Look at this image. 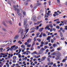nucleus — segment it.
I'll use <instances>...</instances> for the list:
<instances>
[{
  "label": "nucleus",
  "instance_id": "1",
  "mask_svg": "<svg viewBox=\"0 0 67 67\" xmlns=\"http://www.w3.org/2000/svg\"><path fill=\"white\" fill-rule=\"evenodd\" d=\"M46 58V56L43 57H42V58L41 59V61L40 62H43V60H45V59Z\"/></svg>",
  "mask_w": 67,
  "mask_h": 67
},
{
  "label": "nucleus",
  "instance_id": "2",
  "mask_svg": "<svg viewBox=\"0 0 67 67\" xmlns=\"http://www.w3.org/2000/svg\"><path fill=\"white\" fill-rule=\"evenodd\" d=\"M36 16H33L31 18V20L32 21H34V20H35V19H36Z\"/></svg>",
  "mask_w": 67,
  "mask_h": 67
},
{
  "label": "nucleus",
  "instance_id": "3",
  "mask_svg": "<svg viewBox=\"0 0 67 67\" xmlns=\"http://www.w3.org/2000/svg\"><path fill=\"white\" fill-rule=\"evenodd\" d=\"M26 24H27V21H26V20L25 19H24V25Z\"/></svg>",
  "mask_w": 67,
  "mask_h": 67
},
{
  "label": "nucleus",
  "instance_id": "4",
  "mask_svg": "<svg viewBox=\"0 0 67 67\" xmlns=\"http://www.w3.org/2000/svg\"><path fill=\"white\" fill-rule=\"evenodd\" d=\"M31 2V1L30 0H27V1H26V2H25V5H27L28 4V2Z\"/></svg>",
  "mask_w": 67,
  "mask_h": 67
},
{
  "label": "nucleus",
  "instance_id": "5",
  "mask_svg": "<svg viewBox=\"0 0 67 67\" xmlns=\"http://www.w3.org/2000/svg\"><path fill=\"white\" fill-rule=\"evenodd\" d=\"M25 46L24 45V44H23L21 46V47L22 48H24L23 49H24V50H25L26 49L25 48Z\"/></svg>",
  "mask_w": 67,
  "mask_h": 67
},
{
  "label": "nucleus",
  "instance_id": "6",
  "mask_svg": "<svg viewBox=\"0 0 67 67\" xmlns=\"http://www.w3.org/2000/svg\"><path fill=\"white\" fill-rule=\"evenodd\" d=\"M19 35H17L14 38V40H17L19 38Z\"/></svg>",
  "mask_w": 67,
  "mask_h": 67
},
{
  "label": "nucleus",
  "instance_id": "7",
  "mask_svg": "<svg viewBox=\"0 0 67 67\" xmlns=\"http://www.w3.org/2000/svg\"><path fill=\"white\" fill-rule=\"evenodd\" d=\"M53 46L54 47H57V45L56 43H54L53 44Z\"/></svg>",
  "mask_w": 67,
  "mask_h": 67
},
{
  "label": "nucleus",
  "instance_id": "8",
  "mask_svg": "<svg viewBox=\"0 0 67 67\" xmlns=\"http://www.w3.org/2000/svg\"><path fill=\"white\" fill-rule=\"evenodd\" d=\"M20 11H19V10H17V14H18L19 15H21V14L20 13Z\"/></svg>",
  "mask_w": 67,
  "mask_h": 67
},
{
  "label": "nucleus",
  "instance_id": "9",
  "mask_svg": "<svg viewBox=\"0 0 67 67\" xmlns=\"http://www.w3.org/2000/svg\"><path fill=\"white\" fill-rule=\"evenodd\" d=\"M25 28H27L29 26V25H28V24H26V25H25Z\"/></svg>",
  "mask_w": 67,
  "mask_h": 67
},
{
  "label": "nucleus",
  "instance_id": "10",
  "mask_svg": "<svg viewBox=\"0 0 67 67\" xmlns=\"http://www.w3.org/2000/svg\"><path fill=\"white\" fill-rule=\"evenodd\" d=\"M13 59L14 60H15L16 59V57L15 56L13 57Z\"/></svg>",
  "mask_w": 67,
  "mask_h": 67
},
{
  "label": "nucleus",
  "instance_id": "11",
  "mask_svg": "<svg viewBox=\"0 0 67 67\" xmlns=\"http://www.w3.org/2000/svg\"><path fill=\"white\" fill-rule=\"evenodd\" d=\"M22 29L21 28H19V30L18 31L19 33H20V32H21L22 31Z\"/></svg>",
  "mask_w": 67,
  "mask_h": 67
},
{
  "label": "nucleus",
  "instance_id": "12",
  "mask_svg": "<svg viewBox=\"0 0 67 67\" xmlns=\"http://www.w3.org/2000/svg\"><path fill=\"white\" fill-rule=\"evenodd\" d=\"M67 60V59H63V60L62 61V62H66V60Z\"/></svg>",
  "mask_w": 67,
  "mask_h": 67
},
{
  "label": "nucleus",
  "instance_id": "13",
  "mask_svg": "<svg viewBox=\"0 0 67 67\" xmlns=\"http://www.w3.org/2000/svg\"><path fill=\"white\" fill-rule=\"evenodd\" d=\"M2 23H3V24L5 26H7V24H5V23H4V21H3Z\"/></svg>",
  "mask_w": 67,
  "mask_h": 67
},
{
  "label": "nucleus",
  "instance_id": "14",
  "mask_svg": "<svg viewBox=\"0 0 67 67\" xmlns=\"http://www.w3.org/2000/svg\"><path fill=\"white\" fill-rule=\"evenodd\" d=\"M43 29H44V28H41L39 30V31L41 32H42V31H43Z\"/></svg>",
  "mask_w": 67,
  "mask_h": 67
},
{
  "label": "nucleus",
  "instance_id": "15",
  "mask_svg": "<svg viewBox=\"0 0 67 67\" xmlns=\"http://www.w3.org/2000/svg\"><path fill=\"white\" fill-rule=\"evenodd\" d=\"M41 4V3H37L36 4V5L37 6H39Z\"/></svg>",
  "mask_w": 67,
  "mask_h": 67
},
{
  "label": "nucleus",
  "instance_id": "16",
  "mask_svg": "<svg viewBox=\"0 0 67 67\" xmlns=\"http://www.w3.org/2000/svg\"><path fill=\"white\" fill-rule=\"evenodd\" d=\"M7 2L10 5V6H11V2H10L9 1H8Z\"/></svg>",
  "mask_w": 67,
  "mask_h": 67
},
{
  "label": "nucleus",
  "instance_id": "17",
  "mask_svg": "<svg viewBox=\"0 0 67 67\" xmlns=\"http://www.w3.org/2000/svg\"><path fill=\"white\" fill-rule=\"evenodd\" d=\"M34 49V48L33 47V46H32L31 47V51H33Z\"/></svg>",
  "mask_w": 67,
  "mask_h": 67
},
{
  "label": "nucleus",
  "instance_id": "18",
  "mask_svg": "<svg viewBox=\"0 0 67 67\" xmlns=\"http://www.w3.org/2000/svg\"><path fill=\"white\" fill-rule=\"evenodd\" d=\"M39 53L40 54H43V51L41 50L40 51Z\"/></svg>",
  "mask_w": 67,
  "mask_h": 67
},
{
  "label": "nucleus",
  "instance_id": "19",
  "mask_svg": "<svg viewBox=\"0 0 67 67\" xmlns=\"http://www.w3.org/2000/svg\"><path fill=\"white\" fill-rule=\"evenodd\" d=\"M48 26H50L51 27V28H52V27H53V25H51V24H49L48 25Z\"/></svg>",
  "mask_w": 67,
  "mask_h": 67
},
{
  "label": "nucleus",
  "instance_id": "20",
  "mask_svg": "<svg viewBox=\"0 0 67 67\" xmlns=\"http://www.w3.org/2000/svg\"><path fill=\"white\" fill-rule=\"evenodd\" d=\"M43 34V33L41 32V35L39 36V37H42V34Z\"/></svg>",
  "mask_w": 67,
  "mask_h": 67
},
{
  "label": "nucleus",
  "instance_id": "21",
  "mask_svg": "<svg viewBox=\"0 0 67 67\" xmlns=\"http://www.w3.org/2000/svg\"><path fill=\"white\" fill-rule=\"evenodd\" d=\"M43 36H44L45 37H46V34L45 33L43 34Z\"/></svg>",
  "mask_w": 67,
  "mask_h": 67
},
{
  "label": "nucleus",
  "instance_id": "22",
  "mask_svg": "<svg viewBox=\"0 0 67 67\" xmlns=\"http://www.w3.org/2000/svg\"><path fill=\"white\" fill-rule=\"evenodd\" d=\"M13 48H12V47H11L10 48V51H13Z\"/></svg>",
  "mask_w": 67,
  "mask_h": 67
},
{
  "label": "nucleus",
  "instance_id": "23",
  "mask_svg": "<svg viewBox=\"0 0 67 67\" xmlns=\"http://www.w3.org/2000/svg\"><path fill=\"white\" fill-rule=\"evenodd\" d=\"M23 13L24 15H26V13H25V12H23Z\"/></svg>",
  "mask_w": 67,
  "mask_h": 67
},
{
  "label": "nucleus",
  "instance_id": "24",
  "mask_svg": "<svg viewBox=\"0 0 67 67\" xmlns=\"http://www.w3.org/2000/svg\"><path fill=\"white\" fill-rule=\"evenodd\" d=\"M31 40V39H29L27 41V43H29V42H30V41Z\"/></svg>",
  "mask_w": 67,
  "mask_h": 67
},
{
  "label": "nucleus",
  "instance_id": "25",
  "mask_svg": "<svg viewBox=\"0 0 67 67\" xmlns=\"http://www.w3.org/2000/svg\"><path fill=\"white\" fill-rule=\"evenodd\" d=\"M53 55H57V53L55 52H53Z\"/></svg>",
  "mask_w": 67,
  "mask_h": 67
},
{
  "label": "nucleus",
  "instance_id": "26",
  "mask_svg": "<svg viewBox=\"0 0 67 67\" xmlns=\"http://www.w3.org/2000/svg\"><path fill=\"white\" fill-rule=\"evenodd\" d=\"M47 29H49V26H48L47 27H46L45 28V30H47Z\"/></svg>",
  "mask_w": 67,
  "mask_h": 67
},
{
  "label": "nucleus",
  "instance_id": "27",
  "mask_svg": "<svg viewBox=\"0 0 67 67\" xmlns=\"http://www.w3.org/2000/svg\"><path fill=\"white\" fill-rule=\"evenodd\" d=\"M56 27V28H57V29H59V28H60V27H59V26H57Z\"/></svg>",
  "mask_w": 67,
  "mask_h": 67
},
{
  "label": "nucleus",
  "instance_id": "28",
  "mask_svg": "<svg viewBox=\"0 0 67 67\" xmlns=\"http://www.w3.org/2000/svg\"><path fill=\"white\" fill-rule=\"evenodd\" d=\"M54 50H55L54 49H52V50H50V52H54Z\"/></svg>",
  "mask_w": 67,
  "mask_h": 67
},
{
  "label": "nucleus",
  "instance_id": "29",
  "mask_svg": "<svg viewBox=\"0 0 67 67\" xmlns=\"http://www.w3.org/2000/svg\"><path fill=\"white\" fill-rule=\"evenodd\" d=\"M48 3H49V5H51V1H49L48 2Z\"/></svg>",
  "mask_w": 67,
  "mask_h": 67
},
{
  "label": "nucleus",
  "instance_id": "30",
  "mask_svg": "<svg viewBox=\"0 0 67 67\" xmlns=\"http://www.w3.org/2000/svg\"><path fill=\"white\" fill-rule=\"evenodd\" d=\"M2 30H3V31H5V32H6V31H7V30H6V29H4V28H3L2 29Z\"/></svg>",
  "mask_w": 67,
  "mask_h": 67
},
{
  "label": "nucleus",
  "instance_id": "31",
  "mask_svg": "<svg viewBox=\"0 0 67 67\" xmlns=\"http://www.w3.org/2000/svg\"><path fill=\"white\" fill-rule=\"evenodd\" d=\"M34 40L35 41H36V37H35L34 38Z\"/></svg>",
  "mask_w": 67,
  "mask_h": 67
},
{
  "label": "nucleus",
  "instance_id": "32",
  "mask_svg": "<svg viewBox=\"0 0 67 67\" xmlns=\"http://www.w3.org/2000/svg\"><path fill=\"white\" fill-rule=\"evenodd\" d=\"M41 51L42 50V51H45V49H44V48H42L41 49Z\"/></svg>",
  "mask_w": 67,
  "mask_h": 67
},
{
  "label": "nucleus",
  "instance_id": "33",
  "mask_svg": "<svg viewBox=\"0 0 67 67\" xmlns=\"http://www.w3.org/2000/svg\"><path fill=\"white\" fill-rule=\"evenodd\" d=\"M47 60L48 62H50V58H48L47 59Z\"/></svg>",
  "mask_w": 67,
  "mask_h": 67
},
{
  "label": "nucleus",
  "instance_id": "34",
  "mask_svg": "<svg viewBox=\"0 0 67 67\" xmlns=\"http://www.w3.org/2000/svg\"><path fill=\"white\" fill-rule=\"evenodd\" d=\"M18 46H16L15 48V49H14V50H16V49H18Z\"/></svg>",
  "mask_w": 67,
  "mask_h": 67
},
{
  "label": "nucleus",
  "instance_id": "35",
  "mask_svg": "<svg viewBox=\"0 0 67 67\" xmlns=\"http://www.w3.org/2000/svg\"><path fill=\"white\" fill-rule=\"evenodd\" d=\"M57 49L58 50V51H60V50H61V49H60V48H58Z\"/></svg>",
  "mask_w": 67,
  "mask_h": 67
},
{
  "label": "nucleus",
  "instance_id": "36",
  "mask_svg": "<svg viewBox=\"0 0 67 67\" xmlns=\"http://www.w3.org/2000/svg\"><path fill=\"white\" fill-rule=\"evenodd\" d=\"M45 45H47V44H48V42H45Z\"/></svg>",
  "mask_w": 67,
  "mask_h": 67
},
{
  "label": "nucleus",
  "instance_id": "37",
  "mask_svg": "<svg viewBox=\"0 0 67 67\" xmlns=\"http://www.w3.org/2000/svg\"><path fill=\"white\" fill-rule=\"evenodd\" d=\"M37 8V7L36 6H35V7L34 8V10H35V9H36Z\"/></svg>",
  "mask_w": 67,
  "mask_h": 67
},
{
  "label": "nucleus",
  "instance_id": "38",
  "mask_svg": "<svg viewBox=\"0 0 67 67\" xmlns=\"http://www.w3.org/2000/svg\"><path fill=\"white\" fill-rule=\"evenodd\" d=\"M31 46V45L29 44V45H27V47H30V46Z\"/></svg>",
  "mask_w": 67,
  "mask_h": 67
},
{
  "label": "nucleus",
  "instance_id": "39",
  "mask_svg": "<svg viewBox=\"0 0 67 67\" xmlns=\"http://www.w3.org/2000/svg\"><path fill=\"white\" fill-rule=\"evenodd\" d=\"M54 41L53 39H52L51 40V42L52 43H54Z\"/></svg>",
  "mask_w": 67,
  "mask_h": 67
},
{
  "label": "nucleus",
  "instance_id": "40",
  "mask_svg": "<svg viewBox=\"0 0 67 67\" xmlns=\"http://www.w3.org/2000/svg\"><path fill=\"white\" fill-rule=\"evenodd\" d=\"M34 44H35V42L33 41L32 46H33V45H34Z\"/></svg>",
  "mask_w": 67,
  "mask_h": 67
},
{
  "label": "nucleus",
  "instance_id": "41",
  "mask_svg": "<svg viewBox=\"0 0 67 67\" xmlns=\"http://www.w3.org/2000/svg\"><path fill=\"white\" fill-rule=\"evenodd\" d=\"M53 41H56V38H55V37H54L53 38Z\"/></svg>",
  "mask_w": 67,
  "mask_h": 67
},
{
  "label": "nucleus",
  "instance_id": "42",
  "mask_svg": "<svg viewBox=\"0 0 67 67\" xmlns=\"http://www.w3.org/2000/svg\"><path fill=\"white\" fill-rule=\"evenodd\" d=\"M0 55H3V56H4V53H1L0 54Z\"/></svg>",
  "mask_w": 67,
  "mask_h": 67
},
{
  "label": "nucleus",
  "instance_id": "43",
  "mask_svg": "<svg viewBox=\"0 0 67 67\" xmlns=\"http://www.w3.org/2000/svg\"><path fill=\"white\" fill-rule=\"evenodd\" d=\"M14 8L15 11H16V10H17V9H16V7H15V6Z\"/></svg>",
  "mask_w": 67,
  "mask_h": 67
},
{
  "label": "nucleus",
  "instance_id": "44",
  "mask_svg": "<svg viewBox=\"0 0 67 67\" xmlns=\"http://www.w3.org/2000/svg\"><path fill=\"white\" fill-rule=\"evenodd\" d=\"M18 56L19 58H20L21 57V54H19L18 55Z\"/></svg>",
  "mask_w": 67,
  "mask_h": 67
},
{
  "label": "nucleus",
  "instance_id": "45",
  "mask_svg": "<svg viewBox=\"0 0 67 67\" xmlns=\"http://www.w3.org/2000/svg\"><path fill=\"white\" fill-rule=\"evenodd\" d=\"M41 56L40 55H38V56L37 57V58H39V57H40Z\"/></svg>",
  "mask_w": 67,
  "mask_h": 67
},
{
  "label": "nucleus",
  "instance_id": "46",
  "mask_svg": "<svg viewBox=\"0 0 67 67\" xmlns=\"http://www.w3.org/2000/svg\"><path fill=\"white\" fill-rule=\"evenodd\" d=\"M37 52H36V51H35L34 53H33V54H37Z\"/></svg>",
  "mask_w": 67,
  "mask_h": 67
},
{
  "label": "nucleus",
  "instance_id": "47",
  "mask_svg": "<svg viewBox=\"0 0 67 67\" xmlns=\"http://www.w3.org/2000/svg\"><path fill=\"white\" fill-rule=\"evenodd\" d=\"M36 30H38V28H39V26H36Z\"/></svg>",
  "mask_w": 67,
  "mask_h": 67
},
{
  "label": "nucleus",
  "instance_id": "48",
  "mask_svg": "<svg viewBox=\"0 0 67 67\" xmlns=\"http://www.w3.org/2000/svg\"><path fill=\"white\" fill-rule=\"evenodd\" d=\"M40 35V33L39 32H38L36 34V35Z\"/></svg>",
  "mask_w": 67,
  "mask_h": 67
},
{
  "label": "nucleus",
  "instance_id": "49",
  "mask_svg": "<svg viewBox=\"0 0 67 67\" xmlns=\"http://www.w3.org/2000/svg\"><path fill=\"white\" fill-rule=\"evenodd\" d=\"M13 63H15L16 62V61H15V60H13Z\"/></svg>",
  "mask_w": 67,
  "mask_h": 67
},
{
  "label": "nucleus",
  "instance_id": "50",
  "mask_svg": "<svg viewBox=\"0 0 67 67\" xmlns=\"http://www.w3.org/2000/svg\"><path fill=\"white\" fill-rule=\"evenodd\" d=\"M45 18H48V15H46L45 16Z\"/></svg>",
  "mask_w": 67,
  "mask_h": 67
},
{
  "label": "nucleus",
  "instance_id": "51",
  "mask_svg": "<svg viewBox=\"0 0 67 67\" xmlns=\"http://www.w3.org/2000/svg\"><path fill=\"white\" fill-rule=\"evenodd\" d=\"M62 31L63 33H64V32H65V30L64 29H62Z\"/></svg>",
  "mask_w": 67,
  "mask_h": 67
},
{
  "label": "nucleus",
  "instance_id": "52",
  "mask_svg": "<svg viewBox=\"0 0 67 67\" xmlns=\"http://www.w3.org/2000/svg\"><path fill=\"white\" fill-rule=\"evenodd\" d=\"M29 29L28 28L26 30V33H27V32H28V31H29Z\"/></svg>",
  "mask_w": 67,
  "mask_h": 67
},
{
  "label": "nucleus",
  "instance_id": "53",
  "mask_svg": "<svg viewBox=\"0 0 67 67\" xmlns=\"http://www.w3.org/2000/svg\"><path fill=\"white\" fill-rule=\"evenodd\" d=\"M57 2L59 3H60V1L59 0H57Z\"/></svg>",
  "mask_w": 67,
  "mask_h": 67
},
{
  "label": "nucleus",
  "instance_id": "54",
  "mask_svg": "<svg viewBox=\"0 0 67 67\" xmlns=\"http://www.w3.org/2000/svg\"><path fill=\"white\" fill-rule=\"evenodd\" d=\"M36 26H35V27H34L33 28V30H35L36 29Z\"/></svg>",
  "mask_w": 67,
  "mask_h": 67
},
{
  "label": "nucleus",
  "instance_id": "55",
  "mask_svg": "<svg viewBox=\"0 0 67 67\" xmlns=\"http://www.w3.org/2000/svg\"><path fill=\"white\" fill-rule=\"evenodd\" d=\"M49 46H52V44L51 43H49Z\"/></svg>",
  "mask_w": 67,
  "mask_h": 67
},
{
  "label": "nucleus",
  "instance_id": "56",
  "mask_svg": "<svg viewBox=\"0 0 67 67\" xmlns=\"http://www.w3.org/2000/svg\"><path fill=\"white\" fill-rule=\"evenodd\" d=\"M42 24H40V25H39L38 26L39 27H41V26H42Z\"/></svg>",
  "mask_w": 67,
  "mask_h": 67
},
{
  "label": "nucleus",
  "instance_id": "57",
  "mask_svg": "<svg viewBox=\"0 0 67 67\" xmlns=\"http://www.w3.org/2000/svg\"><path fill=\"white\" fill-rule=\"evenodd\" d=\"M56 30V29L55 28H53V30L54 31H55Z\"/></svg>",
  "mask_w": 67,
  "mask_h": 67
},
{
  "label": "nucleus",
  "instance_id": "58",
  "mask_svg": "<svg viewBox=\"0 0 67 67\" xmlns=\"http://www.w3.org/2000/svg\"><path fill=\"white\" fill-rule=\"evenodd\" d=\"M8 22H9V23H10V24H12V22H11V21H8Z\"/></svg>",
  "mask_w": 67,
  "mask_h": 67
},
{
  "label": "nucleus",
  "instance_id": "59",
  "mask_svg": "<svg viewBox=\"0 0 67 67\" xmlns=\"http://www.w3.org/2000/svg\"><path fill=\"white\" fill-rule=\"evenodd\" d=\"M48 38H49V39H50V38H51V36H49L48 37Z\"/></svg>",
  "mask_w": 67,
  "mask_h": 67
},
{
  "label": "nucleus",
  "instance_id": "60",
  "mask_svg": "<svg viewBox=\"0 0 67 67\" xmlns=\"http://www.w3.org/2000/svg\"><path fill=\"white\" fill-rule=\"evenodd\" d=\"M59 55L60 56H61L62 54H61V53H59Z\"/></svg>",
  "mask_w": 67,
  "mask_h": 67
},
{
  "label": "nucleus",
  "instance_id": "61",
  "mask_svg": "<svg viewBox=\"0 0 67 67\" xmlns=\"http://www.w3.org/2000/svg\"><path fill=\"white\" fill-rule=\"evenodd\" d=\"M46 52H49V50L48 49H47L46 51Z\"/></svg>",
  "mask_w": 67,
  "mask_h": 67
},
{
  "label": "nucleus",
  "instance_id": "62",
  "mask_svg": "<svg viewBox=\"0 0 67 67\" xmlns=\"http://www.w3.org/2000/svg\"><path fill=\"white\" fill-rule=\"evenodd\" d=\"M44 48L45 49H46L47 48V46H44Z\"/></svg>",
  "mask_w": 67,
  "mask_h": 67
},
{
  "label": "nucleus",
  "instance_id": "63",
  "mask_svg": "<svg viewBox=\"0 0 67 67\" xmlns=\"http://www.w3.org/2000/svg\"><path fill=\"white\" fill-rule=\"evenodd\" d=\"M67 20H65L64 21V22H67Z\"/></svg>",
  "mask_w": 67,
  "mask_h": 67
},
{
  "label": "nucleus",
  "instance_id": "64",
  "mask_svg": "<svg viewBox=\"0 0 67 67\" xmlns=\"http://www.w3.org/2000/svg\"><path fill=\"white\" fill-rule=\"evenodd\" d=\"M65 4L66 5H67V1L65 3Z\"/></svg>",
  "mask_w": 67,
  "mask_h": 67
}]
</instances>
